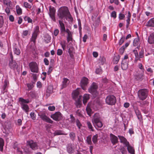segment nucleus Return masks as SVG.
<instances>
[{
  "instance_id": "f257e3e1",
  "label": "nucleus",
  "mask_w": 154,
  "mask_h": 154,
  "mask_svg": "<svg viewBox=\"0 0 154 154\" xmlns=\"http://www.w3.org/2000/svg\"><path fill=\"white\" fill-rule=\"evenodd\" d=\"M58 15L61 19H68L71 20L72 17L69 11L68 8L66 7H60L58 11Z\"/></svg>"
},
{
  "instance_id": "f03ea898",
  "label": "nucleus",
  "mask_w": 154,
  "mask_h": 154,
  "mask_svg": "<svg viewBox=\"0 0 154 154\" xmlns=\"http://www.w3.org/2000/svg\"><path fill=\"white\" fill-rule=\"evenodd\" d=\"M92 122L95 127L97 126L98 128H100L103 126V124L100 120V116L99 113H96L94 114L92 119Z\"/></svg>"
},
{
  "instance_id": "7ed1b4c3",
  "label": "nucleus",
  "mask_w": 154,
  "mask_h": 154,
  "mask_svg": "<svg viewBox=\"0 0 154 154\" xmlns=\"http://www.w3.org/2000/svg\"><path fill=\"white\" fill-rule=\"evenodd\" d=\"M19 101L20 102L22 108L28 114L29 108L27 103L29 102V100L28 99L25 100L21 97H20L19 99Z\"/></svg>"
},
{
  "instance_id": "20e7f679",
  "label": "nucleus",
  "mask_w": 154,
  "mask_h": 154,
  "mask_svg": "<svg viewBox=\"0 0 154 154\" xmlns=\"http://www.w3.org/2000/svg\"><path fill=\"white\" fill-rule=\"evenodd\" d=\"M116 99L115 96L113 95H109L106 99V102L108 105H114L116 103Z\"/></svg>"
},
{
  "instance_id": "39448f33",
  "label": "nucleus",
  "mask_w": 154,
  "mask_h": 154,
  "mask_svg": "<svg viewBox=\"0 0 154 154\" xmlns=\"http://www.w3.org/2000/svg\"><path fill=\"white\" fill-rule=\"evenodd\" d=\"M147 90L145 89H140L138 92V96L140 100H143L146 99L147 95Z\"/></svg>"
},
{
  "instance_id": "423d86ee",
  "label": "nucleus",
  "mask_w": 154,
  "mask_h": 154,
  "mask_svg": "<svg viewBox=\"0 0 154 154\" xmlns=\"http://www.w3.org/2000/svg\"><path fill=\"white\" fill-rule=\"evenodd\" d=\"M97 84L93 82L89 88L88 91L94 96H96L98 94L97 91Z\"/></svg>"
},
{
  "instance_id": "0eeeda50",
  "label": "nucleus",
  "mask_w": 154,
  "mask_h": 154,
  "mask_svg": "<svg viewBox=\"0 0 154 154\" xmlns=\"http://www.w3.org/2000/svg\"><path fill=\"white\" fill-rule=\"evenodd\" d=\"M144 72L138 71L134 72V76L137 80L141 81L143 79Z\"/></svg>"
},
{
  "instance_id": "6e6552de",
  "label": "nucleus",
  "mask_w": 154,
  "mask_h": 154,
  "mask_svg": "<svg viewBox=\"0 0 154 154\" xmlns=\"http://www.w3.org/2000/svg\"><path fill=\"white\" fill-rule=\"evenodd\" d=\"M39 32V27L36 26L34 29V32L32 33L31 41L33 42L34 44L35 43V40L37 38V36Z\"/></svg>"
},
{
  "instance_id": "1a4fd4ad",
  "label": "nucleus",
  "mask_w": 154,
  "mask_h": 154,
  "mask_svg": "<svg viewBox=\"0 0 154 154\" xmlns=\"http://www.w3.org/2000/svg\"><path fill=\"white\" fill-rule=\"evenodd\" d=\"M29 66L32 72L36 73L38 72V65L37 63L36 62H30L29 64Z\"/></svg>"
},
{
  "instance_id": "9d476101",
  "label": "nucleus",
  "mask_w": 154,
  "mask_h": 154,
  "mask_svg": "<svg viewBox=\"0 0 154 154\" xmlns=\"http://www.w3.org/2000/svg\"><path fill=\"white\" fill-rule=\"evenodd\" d=\"M89 83L88 79L85 77H83L81 79L80 85L82 89L85 90L86 87Z\"/></svg>"
},
{
  "instance_id": "9b49d317",
  "label": "nucleus",
  "mask_w": 154,
  "mask_h": 154,
  "mask_svg": "<svg viewBox=\"0 0 154 154\" xmlns=\"http://www.w3.org/2000/svg\"><path fill=\"white\" fill-rule=\"evenodd\" d=\"M38 116L43 120L50 123L52 124L53 123V121L49 118L46 116L45 114L39 113L38 114Z\"/></svg>"
},
{
  "instance_id": "f8f14e48",
  "label": "nucleus",
  "mask_w": 154,
  "mask_h": 154,
  "mask_svg": "<svg viewBox=\"0 0 154 154\" xmlns=\"http://www.w3.org/2000/svg\"><path fill=\"white\" fill-rule=\"evenodd\" d=\"M61 117V114L60 112H57L51 116V118L56 121H59Z\"/></svg>"
},
{
  "instance_id": "ddd939ff",
  "label": "nucleus",
  "mask_w": 154,
  "mask_h": 154,
  "mask_svg": "<svg viewBox=\"0 0 154 154\" xmlns=\"http://www.w3.org/2000/svg\"><path fill=\"white\" fill-rule=\"evenodd\" d=\"M27 144L33 149L35 150L38 148V146L36 143L34 142L33 140H31L28 141Z\"/></svg>"
},
{
  "instance_id": "4468645a",
  "label": "nucleus",
  "mask_w": 154,
  "mask_h": 154,
  "mask_svg": "<svg viewBox=\"0 0 154 154\" xmlns=\"http://www.w3.org/2000/svg\"><path fill=\"white\" fill-rule=\"evenodd\" d=\"M55 12V10L54 8H49V14L53 20L55 21V19L54 15Z\"/></svg>"
},
{
  "instance_id": "2eb2a0df",
  "label": "nucleus",
  "mask_w": 154,
  "mask_h": 154,
  "mask_svg": "<svg viewBox=\"0 0 154 154\" xmlns=\"http://www.w3.org/2000/svg\"><path fill=\"white\" fill-rule=\"evenodd\" d=\"M110 140L113 144L116 143L118 141V138L116 136L112 134H110Z\"/></svg>"
},
{
  "instance_id": "dca6fc26",
  "label": "nucleus",
  "mask_w": 154,
  "mask_h": 154,
  "mask_svg": "<svg viewBox=\"0 0 154 154\" xmlns=\"http://www.w3.org/2000/svg\"><path fill=\"white\" fill-rule=\"evenodd\" d=\"M148 42L150 44H154V32L151 33L149 36Z\"/></svg>"
},
{
  "instance_id": "f3484780",
  "label": "nucleus",
  "mask_w": 154,
  "mask_h": 154,
  "mask_svg": "<svg viewBox=\"0 0 154 154\" xmlns=\"http://www.w3.org/2000/svg\"><path fill=\"white\" fill-rule=\"evenodd\" d=\"M91 107H92L91 103H89L86 108V110L88 114L90 116H91L93 112L91 109Z\"/></svg>"
},
{
  "instance_id": "a211bd4d",
  "label": "nucleus",
  "mask_w": 154,
  "mask_h": 154,
  "mask_svg": "<svg viewBox=\"0 0 154 154\" xmlns=\"http://www.w3.org/2000/svg\"><path fill=\"white\" fill-rule=\"evenodd\" d=\"M9 66L11 69H15L17 68V67L16 62L13 60L9 62Z\"/></svg>"
},
{
  "instance_id": "6ab92c4d",
  "label": "nucleus",
  "mask_w": 154,
  "mask_h": 154,
  "mask_svg": "<svg viewBox=\"0 0 154 154\" xmlns=\"http://www.w3.org/2000/svg\"><path fill=\"white\" fill-rule=\"evenodd\" d=\"M67 151L69 153H72L74 151L73 145L72 144H69L67 146Z\"/></svg>"
},
{
  "instance_id": "aec40b11",
  "label": "nucleus",
  "mask_w": 154,
  "mask_h": 154,
  "mask_svg": "<svg viewBox=\"0 0 154 154\" xmlns=\"http://www.w3.org/2000/svg\"><path fill=\"white\" fill-rule=\"evenodd\" d=\"M128 61H122L121 68L123 70H126L128 68Z\"/></svg>"
},
{
  "instance_id": "412c9836",
  "label": "nucleus",
  "mask_w": 154,
  "mask_h": 154,
  "mask_svg": "<svg viewBox=\"0 0 154 154\" xmlns=\"http://www.w3.org/2000/svg\"><path fill=\"white\" fill-rule=\"evenodd\" d=\"M146 26L149 27H154V18L150 19L146 23Z\"/></svg>"
},
{
  "instance_id": "4be33fe9",
  "label": "nucleus",
  "mask_w": 154,
  "mask_h": 154,
  "mask_svg": "<svg viewBox=\"0 0 154 154\" xmlns=\"http://www.w3.org/2000/svg\"><path fill=\"white\" fill-rule=\"evenodd\" d=\"M126 146L127 147V149L128 152L131 154H134V148L129 144L128 143Z\"/></svg>"
},
{
  "instance_id": "5701e85b",
  "label": "nucleus",
  "mask_w": 154,
  "mask_h": 154,
  "mask_svg": "<svg viewBox=\"0 0 154 154\" xmlns=\"http://www.w3.org/2000/svg\"><path fill=\"white\" fill-rule=\"evenodd\" d=\"M59 23L60 24L61 32L62 33L65 32L66 29L65 28L64 24L61 20H59Z\"/></svg>"
},
{
  "instance_id": "b1692460",
  "label": "nucleus",
  "mask_w": 154,
  "mask_h": 154,
  "mask_svg": "<svg viewBox=\"0 0 154 154\" xmlns=\"http://www.w3.org/2000/svg\"><path fill=\"white\" fill-rule=\"evenodd\" d=\"M69 81L68 79L64 78L63 79V81L62 82V88L66 87L69 83Z\"/></svg>"
},
{
  "instance_id": "393cba45",
  "label": "nucleus",
  "mask_w": 154,
  "mask_h": 154,
  "mask_svg": "<svg viewBox=\"0 0 154 154\" xmlns=\"http://www.w3.org/2000/svg\"><path fill=\"white\" fill-rule=\"evenodd\" d=\"M90 98L89 95L88 94H84L83 96V102L84 105H85Z\"/></svg>"
},
{
  "instance_id": "a878e982",
  "label": "nucleus",
  "mask_w": 154,
  "mask_h": 154,
  "mask_svg": "<svg viewBox=\"0 0 154 154\" xmlns=\"http://www.w3.org/2000/svg\"><path fill=\"white\" fill-rule=\"evenodd\" d=\"M118 137L120 140V142L121 143H123L125 145H127L129 143V142L127 141L126 138L124 137H123L118 136Z\"/></svg>"
},
{
  "instance_id": "bb28decb",
  "label": "nucleus",
  "mask_w": 154,
  "mask_h": 154,
  "mask_svg": "<svg viewBox=\"0 0 154 154\" xmlns=\"http://www.w3.org/2000/svg\"><path fill=\"white\" fill-rule=\"evenodd\" d=\"M79 89L78 88L73 92L72 94L73 98L74 99H75L77 97L78 95H79Z\"/></svg>"
},
{
  "instance_id": "cd10ccee",
  "label": "nucleus",
  "mask_w": 154,
  "mask_h": 154,
  "mask_svg": "<svg viewBox=\"0 0 154 154\" xmlns=\"http://www.w3.org/2000/svg\"><path fill=\"white\" fill-rule=\"evenodd\" d=\"M16 9L17 13L18 15H20L22 14V10L18 5L16 6Z\"/></svg>"
},
{
  "instance_id": "c85d7f7f",
  "label": "nucleus",
  "mask_w": 154,
  "mask_h": 154,
  "mask_svg": "<svg viewBox=\"0 0 154 154\" xmlns=\"http://www.w3.org/2000/svg\"><path fill=\"white\" fill-rule=\"evenodd\" d=\"M131 14L130 11H128V14L127 17V19L126 20L127 24L126 26L127 28H128L130 24V21L131 17Z\"/></svg>"
},
{
  "instance_id": "c756f323",
  "label": "nucleus",
  "mask_w": 154,
  "mask_h": 154,
  "mask_svg": "<svg viewBox=\"0 0 154 154\" xmlns=\"http://www.w3.org/2000/svg\"><path fill=\"white\" fill-rule=\"evenodd\" d=\"M135 111L138 119L140 121H141L142 120V118L140 112L137 109H136Z\"/></svg>"
},
{
  "instance_id": "7c9ffc66",
  "label": "nucleus",
  "mask_w": 154,
  "mask_h": 154,
  "mask_svg": "<svg viewBox=\"0 0 154 154\" xmlns=\"http://www.w3.org/2000/svg\"><path fill=\"white\" fill-rule=\"evenodd\" d=\"M120 57L119 55H117L115 56L113 60V62L114 63L117 64L119 62L120 59Z\"/></svg>"
},
{
  "instance_id": "2f4dec72",
  "label": "nucleus",
  "mask_w": 154,
  "mask_h": 154,
  "mask_svg": "<svg viewBox=\"0 0 154 154\" xmlns=\"http://www.w3.org/2000/svg\"><path fill=\"white\" fill-rule=\"evenodd\" d=\"M133 45L134 47L138 46L139 45V39L138 38H135L133 42Z\"/></svg>"
},
{
  "instance_id": "473e14b6",
  "label": "nucleus",
  "mask_w": 154,
  "mask_h": 154,
  "mask_svg": "<svg viewBox=\"0 0 154 154\" xmlns=\"http://www.w3.org/2000/svg\"><path fill=\"white\" fill-rule=\"evenodd\" d=\"M51 37L48 35H45L44 40L46 43H48L50 42L51 39Z\"/></svg>"
},
{
  "instance_id": "72a5a7b5",
  "label": "nucleus",
  "mask_w": 154,
  "mask_h": 154,
  "mask_svg": "<svg viewBox=\"0 0 154 154\" xmlns=\"http://www.w3.org/2000/svg\"><path fill=\"white\" fill-rule=\"evenodd\" d=\"M23 6L26 8H31L32 7V5L26 2L23 3Z\"/></svg>"
},
{
  "instance_id": "f704fd0d",
  "label": "nucleus",
  "mask_w": 154,
  "mask_h": 154,
  "mask_svg": "<svg viewBox=\"0 0 154 154\" xmlns=\"http://www.w3.org/2000/svg\"><path fill=\"white\" fill-rule=\"evenodd\" d=\"M4 144V140L2 138H0V150L1 151H3Z\"/></svg>"
},
{
  "instance_id": "c9c22d12",
  "label": "nucleus",
  "mask_w": 154,
  "mask_h": 154,
  "mask_svg": "<svg viewBox=\"0 0 154 154\" xmlns=\"http://www.w3.org/2000/svg\"><path fill=\"white\" fill-rule=\"evenodd\" d=\"M98 135L96 134L93 136L92 140L93 143H96L97 141Z\"/></svg>"
},
{
  "instance_id": "e433bc0d",
  "label": "nucleus",
  "mask_w": 154,
  "mask_h": 154,
  "mask_svg": "<svg viewBox=\"0 0 154 154\" xmlns=\"http://www.w3.org/2000/svg\"><path fill=\"white\" fill-rule=\"evenodd\" d=\"M70 138L72 140H74L75 138V134L73 132H71L69 133V134Z\"/></svg>"
},
{
  "instance_id": "4c0bfd02",
  "label": "nucleus",
  "mask_w": 154,
  "mask_h": 154,
  "mask_svg": "<svg viewBox=\"0 0 154 154\" xmlns=\"http://www.w3.org/2000/svg\"><path fill=\"white\" fill-rule=\"evenodd\" d=\"M4 84L3 86V88L4 90H5L6 88L7 87V85H8L9 84L8 79H6L4 81Z\"/></svg>"
},
{
  "instance_id": "58836bf2",
  "label": "nucleus",
  "mask_w": 154,
  "mask_h": 154,
  "mask_svg": "<svg viewBox=\"0 0 154 154\" xmlns=\"http://www.w3.org/2000/svg\"><path fill=\"white\" fill-rule=\"evenodd\" d=\"M99 63L100 65H103L105 62V59L103 57H101L99 59Z\"/></svg>"
},
{
  "instance_id": "ea45409f",
  "label": "nucleus",
  "mask_w": 154,
  "mask_h": 154,
  "mask_svg": "<svg viewBox=\"0 0 154 154\" xmlns=\"http://www.w3.org/2000/svg\"><path fill=\"white\" fill-rule=\"evenodd\" d=\"M80 97L78 99L77 101H76L75 102V105L77 107H80L81 106V100H80Z\"/></svg>"
},
{
  "instance_id": "a19ab883",
  "label": "nucleus",
  "mask_w": 154,
  "mask_h": 154,
  "mask_svg": "<svg viewBox=\"0 0 154 154\" xmlns=\"http://www.w3.org/2000/svg\"><path fill=\"white\" fill-rule=\"evenodd\" d=\"M60 44L62 48L63 51H64L65 50V48L66 46V41H63L62 42H61L60 43Z\"/></svg>"
},
{
  "instance_id": "79ce46f5",
  "label": "nucleus",
  "mask_w": 154,
  "mask_h": 154,
  "mask_svg": "<svg viewBox=\"0 0 154 154\" xmlns=\"http://www.w3.org/2000/svg\"><path fill=\"white\" fill-rule=\"evenodd\" d=\"M86 141L88 144L91 145L92 144L91 141V137L90 135L88 136L87 137Z\"/></svg>"
},
{
  "instance_id": "37998d69",
  "label": "nucleus",
  "mask_w": 154,
  "mask_h": 154,
  "mask_svg": "<svg viewBox=\"0 0 154 154\" xmlns=\"http://www.w3.org/2000/svg\"><path fill=\"white\" fill-rule=\"evenodd\" d=\"M137 67L141 70V71L144 72V69L142 64L141 63H139L138 64Z\"/></svg>"
},
{
  "instance_id": "c03bdc74",
  "label": "nucleus",
  "mask_w": 154,
  "mask_h": 154,
  "mask_svg": "<svg viewBox=\"0 0 154 154\" xmlns=\"http://www.w3.org/2000/svg\"><path fill=\"white\" fill-rule=\"evenodd\" d=\"M87 124L89 129L91 131H93L94 129H93V127L91 122H90L88 121L87 122Z\"/></svg>"
},
{
  "instance_id": "a18cd8bd",
  "label": "nucleus",
  "mask_w": 154,
  "mask_h": 154,
  "mask_svg": "<svg viewBox=\"0 0 154 154\" xmlns=\"http://www.w3.org/2000/svg\"><path fill=\"white\" fill-rule=\"evenodd\" d=\"M72 33L70 35H67V40L68 42L72 41Z\"/></svg>"
},
{
  "instance_id": "49530a36",
  "label": "nucleus",
  "mask_w": 154,
  "mask_h": 154,
  "mask_svg": "<svg viewBox=\"0 0 154 154\" xmlns=\"http://www.w3.org/2000/svg\"><path fill=\"white\" fill-rule=\"evenodd\" d=\"M24 20L26 21H27L28 23H31L32 22V20L29 17L27 16H25L24 17Z\"/></svg>"
},
{
  "instance_id": "de8ad7c7",
  "label": "nucleus",
  "mask_w": 154,
  "mask_h": 154,
  "mask_svg": "<svg viewBox=\"0 0 154 154\" xmlns=\"http://www.w3.org/2000/svg\"><path fill=\"white\" fill-rule=\"evenodd\" d=\"M139 56L140 58H143L144 56V50L142 49L139 52Z\"/></svg>"
},
{
  "instance_id": "09e8293b",
  "label": "nucleus",
  "mask_w": 154,
  "mask_h": 154,
  "mask_svg": "<svg viewBox=\"0 0 154 154\" xmlns=\"http://www.w3.org/2000/svg\"><path fill=\"white\" fill-rule=\"evenodd\" d=\"M27 85L29 90H31L34 87L33 84L31 83L27 84Z\"/></svg>"
},
{
  "instance_id": "8fccbe9b",
  "label": "nucleus",
  "mask_w": 154,
  "mask_h": 154,
  "mask_svg": "<svg viewBox=\"0 0 154 154\" xmlns=\"http://www.w3.org/2000/svg\"><path fill=\"white\" fill-rule=\"evenodd\" d=\"M125 49V46H122L119 49L120 53L121 54H123L124 52Z\"/></svg>"
},
{
  "instance_id": "3c124183",
  "label": "nucleus",
  "mask_w": 154,
  "mask_h": 154,
  "mask_svg": "<svg viewBox=\"0 0 154 154\" xmlns=\"http://www.w3.org/2000/svg\"><path fill=\"white\" fill-rule=\"evenodd\" d=\"M76 125L78 128L80 129L81 126H82V124H81L80 121L78 119L76 120Z\"/></svg>"
},
{
  "instance_id": "603ef678",
  "label": "nucleus",
  "mask_w": 154,
  "mask_h": 154,
  "mask_svg": "<svg viewBox=\"0 0 154 154\" xmlns=\"http://www.w3.org/2000/svg\"><path fill=\"white\" fill-rule=\"evenodd\" d=\"M31 118L33 120H35L36 119V115L33 112H31L30 114Z\"/></svg>"
},
{
  "instance_id": "864d4df0",
  "label": "nucleus",
  "mask_w": 154,
  "mask_h": 154,
  "mask_svg": "<svg viewBox=\"0 0 154 154\" xmlns=\"http://www.w3.org/2000/svg\"><path fill=\"white\" fill-rule=\"evenodd\" d=\"M14 52L15 54L17 55H19L20 54V50L17 48H15L14 49Z\"/></svg>"
},
{
  "instance_id": "5fc2aeb1",
  "label": "nucleus",
  "mask_w": 154,
  "mask_h": 154,
  "mask_svg": "<svg viewBox=\"0 0 154 154\" xmlns=\"http://www.w3.org/2000/svg\"><path fill=\"white\" fill-rule=\"evenodd\" d=\"M125 38L124 37H122L119 40V45H121L124 42Z\"/></svg>"
},
{
  "instance_id": "6e6d98bb",
  "label": "nucleus",
  "mask_w": 154,
  "mask_h": 154,
  "mask_svg": "<svg viewBox=\"0 0 154 154\" xmlns=\"http://www.w3.org/2000/svg\"><path fill=\"white\" fill-rule=\"evenodd\" d=\"M111 16V17H113L114 19H115L116 17V13L115 11H113L112 12Z\"/></svg>"
},
{
  "instance_id": "4d7b16f0",
  "label": "nucleus",
  "mask_w": 154,
  "mask_h": 154,
  "mask_svg": "<svg viewBox=\"0 0 154 154\" xmlns=\"http://www.w3.org/2000/svg\"><path fill=\"white\" fill-rule=\"evenodd\" d=\"M128 54H126L124 56V58L122 59V61H128Z\"/></svg>"
},
{
  "instance_id": "13d9d810",
  "label": "nucleus",
  "mask_w": 154,
  "mask_h": 154,
  "mask_svg": "<svg viewBox=\"0 0 154 154\" xmlns=\"http://www.w3.org/2000/svg\"><path fill=\"white\" fill-rule=\"evenodd\" d=\"M134 55L135 56V62H137V61L139 60H140V57L139 55L138 54V53Z\"/></svg>"
},
{
  "instance_id": "bf43d9fd",
  "label": "nucleus",
  "mask_w": 154,
  "mask_h": 154,
  "mask_svg": "<svg viewBox=\"0 0 154 154\" xmlns=\"http://www.w3.org/2000/svg\"><path fill=\"white\" fill-rule=\"evenodd\" d=\"M63 52L62 49H59L57 50V55L60 56L63 54Z\"/></svg>"
},
{
  "instance_id": "052dcab7",
  "label": "nucleus",
  "mask_w": 154,
  "mask_h": 154,
  "mask_svg": "<svg viewBox=\"0 0 154 154\" xmlns=\"http://www.w3.org/2000/svg\"><path fill=\"white\" fill-rule=\"evenodd\" d=\"M11 1L8 0H3V2L4 4L9 5H10Z\"/></svg>"
},
{
  "instance_id": "680f3d73",
  "label": "nucleus",
  "mask_w": 154,
  "mask_h": 154,
  "mask_svg": "<svg viewBox=\"0 0 154 154\" xmlns=\"http://www.w3.org/2000/svg\"><path fill=\"white\" fill-rule=\"evenodd\" d=\"M55 107L54 106H50L48 107V109L50 111H53L55 110Z\"/></svg>"
},
{
  "instance_id": "e2e57ef3",
  "label": "nucleus",
  "mask_w": 154,
  "mask_h": 154,
  "mask_svg": "<svg viewBox=\"0 0 154 154\" xmlns=\"http://www.w3.org/2000/svg\"><path fill=\"white\" fill-rule=\"evenodd\" d=\"M110 3L112 4L114 2L116 4L118 5L119 4L118 0H110Z\"/></svg>"
},
{
  "instance_id": "0e129e2a",
  "label": "nucleus",
  "mask_w": 154,
  "mask_h": 154,
  "mask_svg": "<svg viewBox=\"0 0 154 154\" xmlns=\"http://www.w3.org/2000/svg\"><path fill=\"white\" fill-rule=\"evenodd\" d=\"M119 18L120 20H123L125 17V15L122 13H120L119 14Z\"/></svg>"
},
{
  "instance_id": "69168bd1",
  "label": "nucleus",
  "mask_w": 154,
  "mask_h": 154,
  "mask_svg": "<svg viewBox=\"0 0 154 154\" xmlns=\"http://www.w3.org/2000/svg\"><path fill=\"white\" fill-rule=\"evenodd\" d=\"M36 85L37 87L38 88H41L42 86V84L40 81H38L37 82Z\"/></svg>"
},
{
  "instance_id": "338daca9",
  "label": "nucleus",
  "mask_w": 154,
  "mask_h": 154,
  "mask_svg": "<svg viewBox=\"0 0 154 154\" xmlns=\"http://www.w3.org/2000/svg\"><path fill=\"white\" fill-rule=\"evenodd\" d=\"M5 12L8 15L10 14V10L9 8L7 7L5 9Z\"/></svg>"
},
{
  "instance_id": "774afa93",
  "label": "nucleus",
  "mask_w": 154,
  "mask_h": 154,
  "mask_svg": "<svg viewBox=\"0 0 154 154\" xmlns=\"http://www.w3.org/2000/svg\"><path fill=\"white\" fill-rule=\"evenodd\" d=\"M59 30L58 29H56L54 31V35L55 36H57L58 34Z\"/></svg>"
}]
</instances>
